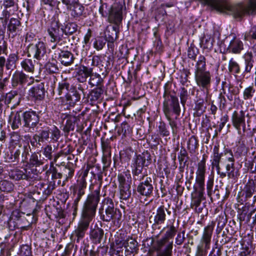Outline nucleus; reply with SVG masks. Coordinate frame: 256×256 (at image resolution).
<instances>
[{
  "instance_id": "26",
  "label": "nucleus",
  "mask_w": 256,
  "mask_h": 256,
  "mask_svg": "<svg viewBox=\"0 0 256 256\" xmlns=\"http://www.w3.org/2000/svg\"><path fill=\"white\" fill-rule=\"evenodd\" d=\"M204 192H198L194 190L192 194V202L191 206L195 207L196 210H198V212H202V208H200V204L202 201L205 199L204 196Z\"/></svg>"
},
{
  "instance_id": "36",
  "label": "nucleus",
  "mask_w": 256,
  "mask_h": 256,
  "mask_svg": "<svg viewBox=\"0 0 256 256\" xmlns=\"http://www.w3.org/2000/svg\"><path fill=\"white\" fill-rule=\"evenodd\" d=\"M28 198L32 200L33 202H36L37 203H41L46 200L41 188L40 190L38 188L36 190L30 192L28 194Z\"/></svg>"
},
{
  "instance_id": "46",
  "label": "nucleus",
  "mask_w": 256,
  "mask_h": 256,
  "mask_svg": "<svg viewBox=\"0 0 256 256\" xmlns=\"http://www.w3.org/2000/svg\"><path fill=\"white\" fill-rule=\"evenodd\" d=\"M72 7H73V10L72 15L74 18H78L82 16L84 10V7L83 6L80 4L78 2H77V3H76L74 4L72 6Z\"/></svg>"
},
{
  "instance_id": "24",
  "label": "nucleus",
  "mask_w": 256,
  "mask_h": 256,
  "mask_svg": "<svg viewBox=\"0 0 256 256\" xmlns=\"http://www.w3.org/2000/svg\"><path fill=\"white\" fill-rule=\"evenodd\" d=\"M24 94H20V90H11L6 94L4 102L6 104L12 103L13 106L19 104L20 101V98Z\"/></svg>"
},
{
  "instance_id": "2",
  "label": "nucleus",
  "mask_w": 256,
  "mask_h": 256,
  "mask_svg": "<svg viewBox=\"0 0 256 256\" xmlns=\"http://www.w3.org/2000/svg\"><path fill=\"white\" fill-rule=\"evenodd\" d=\"M120 158L122 163H128L132 158V173L134 180H138L139 175L146 171V168L152 163V158L148 150L138 154L132 148L129 147L120 152Z\"/></svg>"
},
{
  "instance_id": "56",
  "label": "nucleus",
  "mask_w": 256,
  "mask_h": 256,
  "mask_svg": "<svg viewBox=\"0 0 256 256\" xmlns=\"http://www.w3.org/2000/svg\"><path fill=\"white\" fill-rule=\"evenodd\" d=\"M256 92V90L252 86L246 88L244 91L243 97L244 100L251 99Z\"/></svg>"
},
{
  "instance_id": "35",
  "label": "nucleus",
  "mask_w": 256,
  "mask_h": 256,
  "mask_svg": "<svg viewBox=\"0 0 256 256\" xmlns=\"http://www.w3.org/2000/svg\"><path fill=\"white\" fill-rule=\"evenodd\" d=\"M20 26L21 22L19 18H12L8 25V30L12 34L14 33V36L16 35V32L18 30Z\"/></svg>"
},
{
  "instance_id": "3",
  "label": "nucleus",
  "mask_w": 256,
  "mask_h": 256,
  "mask_svg": "<svg viewBox=\"0 0 256 256\" xmlns=\"http://www.w3.org/2000/svg\"><path fill=\"white\" fill-rule=\"evenodd\" d=\"M102 209L100 210L101 213V219L106 222L112 221L116 226H120L121 224L122 214L120 210L114 206L112 200L106 198L102 202Z\"/></svg>"
},
{
  "instance_id": "59",
  "label": "nucleus",
  "mask_w": 256,
  "mask_h": 256,
  "mask_svg": "<svg viewBox=\"0 0 256 256\" xmlns=\"http://www.w3.org/2000/svg\"><path fill=\"white\" fill-rule=\"evenodd\" d=\"M18 254L20 256H32L31 247L28 244L22 245Z\"/></svg>"
},
{
  "instance_id": "39",
  "label": "nucleus",
  "mask_w": 256,
  "mask_h": 256,
  "mask_svg": "<svg viewBox=\"0 0 256 256\" xmlns=\"http://www.w3.org/2000/svg\"><path fill=\"white\" fill-rule=\"evenodd\" d=\"M206 71V58L202 55L198 57V60L196 64L194 72H202Z\"/></svg>"
},
{
  "instance_id": "47",
  "label": "nucleus",
  "mask_w": 256,
  "mask_h": 256,
  "mask_svg": "<svg viewBox=\"0 0 256 256\" xmlns=\"http://www.w3.org/2000/svg\"><path fill=\"white\" fill-rule=\"evenodd\" d=\"M22 152V146L21 145L19 146L18 148H15L12 150L10 151L11 156L10 158L12 162H18Z\"/></svg>"
},
{
  "instance_id": "64",
  "label": "nucleus",
  "mask_w": 256,
  "mask_h": 256,
  "mask_svg": "<svg viewBox=\"0 0 256 256\" xmlns=\"http://www.w3.org/2000/svg\"><path fill=\"white\" fill-rule=\"evenodd\" d=\"M216 220L218 224L216 232L218 234H219L225 226L227 220L226 218H224V216H220L217 218Z\"/></svg>"
},
{
  "instance_id": "54",
  "label": "nucleus",
  "mask_w": 256,
  "mask_h": 256,
  "mask_svg": "<svg viewBox=\"0 0 256 256\" xmlns=\"http://www.w3.org/2000/svg\"><path fill=\"white\" fill-rule=\"evenodd\" d=\"M106 40L104 37L100 36L95 39L94 42V48L98 50H102L105 46Z\"/></svg>"
},
{
  "instance_id": "16",
  "label": "nucleus",
  "mask_w": 256,
  "mask_h": 256,
  "mask_svg": "<svg viewBox=\"0 0 256 256\" xmlns=\"http://www.w3.org/2000/svg\"><path fill=\"white\" fill-rule=\"evenodd\" d=\"M54 59L64 66H69L74 62L73 54L67 50L58 48L54 54Z\"/></svg>"
},
{
  "instance_id": "7",
  "label": "nucleus",
  "mask_w": 256,
  "mask_h": 256,
  "mask_svg": "<svg viewBox=\"0 0 256 256\" xmlns=\"http://www.w3.org/2000/svg\"><path fill=\"white\" fill-rule=\"evenodd\" d=\"M144 172L139 175L138 180H142L136 187V190L141 196L150 198L152 196L154 191V181L150 177L147 176Z\"/></svg>"
},
{
  "instance_id": "58",
  "label": "nucleus",
  "mask_w": 256,
  "mask_h": 256,
  "mask_svg": "<svg viewBox=\"0 0 256 256\" xmlns=\"http://www.w3.org/2000/svg\"><path fill=\"white\" fill-rule=\"evenodd\" d=\"M58 168H60L62 175H64L66 176V179L70 178L73 176L74 170L72 168L64 165L62 167H61L60 166H58Z\"/></svg>"
},
{
  "instance_id": "55",
  "label": "nucleus",
  "mask_w": 256,
  "mask_h": 256,
  "mask_svg": "<svg viewBox=\"0 0 256 256\" xmlns=\"http://www.w3.org/2000/svg\"><path fill=\"white\" fill-rule=\"evenodd\" d=\"M204 100L203 98H198L195 103L194 110L196 112L198 116H200L204 112L205 108L204 107Z\"/></svg>"
},
{
  "instance_id": "13",
  "label": "nucleus",
  "mask_w": 256,
  "mask_h": 256,
  "mask_svg": "<svg viewBox=\"0 0 256 256\" xmlns=\"http://www.w3.org/2000/svg\"><path fill=\"white\" fill-rule=\"evenodd\" d=\"M126 176L122 174H118V182H119V188L120 190V198L121 199L126 200L131 196L130 181L128 180L129 178L128 177V180L126 179Z\"/></svg>"
},
{
  "instance_id": "38",
  "label": "nucleus",
  "mask_w": 256,
  "mask_h": 256,
  "mask_svg": "<svg viewBox=\"0 0 256 256\" xmlns=\"http://www.w3.org/2000/svg\"><path fill=\"white\" fill-rule=\"evenodd\" d=\"M214 38L210 36H204L200 40V44L204 48L211 50L212 48Z\"/></svg>"
},
{
  "instance_id": "9",
  "label": "nucleus",
  "mask_w": 256,
  "mask_h": 256,
  "mask_svg": "<svg viewBox=\"0 0 256 256\" xmlns=\"http://www.w3.org/2000/svg\"><path fill=\"white\" fill-rule=\"evenodd\" d=\"M24 124L22 127L28 128L30 132H34L37 126L40 124L38 112L31 109L24 112Z\"/></svg>"
},
{
  "instance_id": "29",
  "label": "nucleus",
  "mask_w": 256,
  "mask_h": 256,
  "mask_svg": "<svg viewBox=\"0 0 256 256\" xmlns=\"http://www.w3.org/2000/svg\"><path fill=\"white\" fill-rule=\"evenodd\" d=\"M243 49V42L239 39L234 38L230 41L226 50L228 52L239 54Z\"/></svg>"
},
{
  "instance_id": "6",
  "label": "nucleus",
  "mask_w": 256,
  "mask_h": 256,
  "mask_svg": "<svg viewBox=\"0 0 256 256\" xmlns=\"http://www.w3.org/2000/svg\"><path fill=\"white\" fill-rule=\"evenodd\" d=\"M10 218L15 223L14 226L23 230H28L36 220L33 214H26L18 209L12 211Z\"/></svg>"
},
{
  "instance_id": "44",
  "label": "nucleus",
  "mask_w": 256,
  "mask_h": 256,
  "mask_svg": "<svg viewBox=\"0 0 256 256\" xmlns=\"http://www.w3.org/2000/svg\"><path fill=\"white\" fill-rule=\"evenodd\" d=\"M212 230L213 226H208L204 228L202 240L206 245H208L210 243Z\"/></svg>"
},
{
  "instance_id": "28",
  "label": "nucleus",
  "mask_w": 256,
  "mask_h": 256,
  "mask_svg": "<svg viewBox=\"0 0 256 256\" xmlns=\"http://www.w3.org/2000/svg\"><path fill=\"white\" fill-rule=\"evenodd\" d=\"M87 176V172H85L81 178L78 181V184L75 186L73 189L74 195H78L82 196L85 194V189L86 188V176Z\"/></svg>"
},
{
  "instance_id": "52",
  "label": "nucleus",
  "mask_w": 256,
  "mask_h": 256,
  "mask_svg": "<svg viewBox=\"0 0 256 256\" xmlns=\"http://www.w3.org/2000/svg\"><path fill=\"white\" fill-rule=\"evenodd\" d=\"M228 70L229 72L234 74L240 73V66L239 64L233 58H231L228 63Z\"/></svg>"
},
{
  "instance_id": "21",
  "label": "nucleus",
  "mask_w": 256,
  "mask_h": 256,
  "mask_svg": "<svg viewBox=\"0 0 256 256\" xmlns=\"http://www.w3.org/2000/svg\"><path fill=\"white\" fill-rule=\"evenodd\" d=\"M46 90L44 84L40 82L34 85L30 88L28 92L30 96L33 98L35 100H42L44 98Z\"/></svg>"
},
{
  "instance_id": "5",
  "label": "nucleus",
  "mask_w": 256,
  "mask_h": 256,
  "mask_svg": "<svg viewBox=\"0 0 256 256\" xmlns=\"http://www.w3.org/2000/svg\"><path fill=\"white\" fill-rule=\"evenodd\" d=\"M34 131L38 137L39 140H40L42 143L50 140L53 142H58L60 137V131L56 126H53L50 128L44 122H41Z\"/></svg>"
},
{
  "instance_id": "33",
  "label": "nucleus",
  "mask_w": 256,
  "mask_h": 256,
  "mask_svg": "<svg viewBox=\"0 0 256 256\" xmlns=\"http://www.w3.org/2000/svg\"><path fill=\"white\" fill-rule=\"evenodd\" d=\"M24 112L20 110L16 112L14 114L12 124V130H16L19 128L22 124H24Z\"/></svg>"
},
{
  "instance_id": "20",
  "label": "nucleus",
  "mask_w": 256,
  "mask_h": 256,
  "mask_svg": "<svg viewBox=\"0 0 256 256\" xmlns=\"http://www.w3.org/2000/svg\"><path fill=\"white\" fill-rule=\"evenodd\" d=\"M195 80L198 86L204 88H208L211 82V76L210 72H194Z\"/></svg>"
},
{
  "instance_id": "11",
  "label": "nucleus",
  "mask_w": 256,
  "mask_h": 256,
  "mask_svg": "<svg viewBox=\"0 0 256 256\" xmlns=\"http://www.w3.org/2000/svg\"><path fill=\"white\" fill-rule=\"evenodd\" d=\"M166 212L168 214L171 213L164 206H161L156 209V212H153L154 217L152 216L150 217L149 220L150 223L152 222V220H154L152 224L153 230H156V228L160 229V227L159 226L164 223L166 219Z\"/></svg>"
},
{
  "instance_id": "37",
  "label": "nucleus",
  "mask_w": 256,
  "mask_h": 256,
  "mask_svg": "<svg viewBox=\"0 0 256 256\" xmlns=\"http://www.w3.org/2000/svg\"><path fill=\"white\" fill-rule=\"evenodd\" d=\"M72 94L67 92L66 95V100L69 102L70 106H74L76 102H78L80 100V94L75 89L72 91Z\"/></svg>"
},
{
  "instance_id": "34",
  "label": "nucleus",
  "mask_w": 256,
  "mask_h": 256,
  "mask_svg": "<svg viewBox=\"0 0 256 256\" xmlns=\"http://www.w3.org/2000/svg\"><path fill=\"white\" fill-rule=\"evenodd\" d=\"M224 156L222 152H219V146H215L213 149V157L212 160V166L218 169L220 162L222 157Z\"/></svg>"
},
{
  "instance_id": "30",
  "label": "nucleus",
  "mask_w": 256,
  "mask_h": 256,
  "mask_svg": "<svg viewBox=\"0 0 256 256\" xmlns=\"http://www.w3.org/2000/svg\"><path fill=\"white\" fill-rule=\"evenodd\" d=\"M104 234V230L98 226L92 230L90 232V238L93 243L98 244L100 243Z\"/></svg>"
},
{
  "instance_id": "32",
  "label": "nucleus",
  "mask_w": 256,
  "mask_h": 256,
  "mask_svg": "<svg viewBox=\"0 0 256 256\" xmlns=\"http://www.w3.org/2000/svg\"><path fill=\"white\" fill-rule=\"evenodd\" d=\"M256 191V183L252 180H249L244 189L246 198V199L251 198Z\"/></svg>"
},
{
  "instance_id": "4",
  "label": "nucleus",
  "mask_w": 256,
  "mask_h": 256,
  "mask_svg": "<svg viewBox=\"0 0 256 256\" xmlns=\"http://www.w3.org/2000/svg\"><path fill=\"white\" fill-rule=\"evenodd\" d=\"M99 12L104 18H108L110 23L119 25L122 20V6L118 4L110 5L106 2H101Z\"/></svg>"
},
{
  "instance_id": "23",
  "label": "nucleus",
  "mask_w": 256,
  "mask_h": 256,
  "mask_svg": "<svg viewBox=\"0 0 256 256\" xmlns=\"http://www.w3.org/2000/svg\"><path fill=\"white\" fill-rule=\"evenodd\" d=\"M8 175L11 179L18 181L22 180H28L32 178L30 172H28L26 168L23 170L18 168L12 170L9 172Z\"/></svg>"
},
{
  "instance_id": "45",
  "label": "nucleus",
  "mask_w": 256,
  "mask_h": 256,
  "mask_svg": "<svg viewBox=\"0 0 256 256\" xmlns=\"http://www.w3.org/2000/svg\"><path fill=\"white\" fill-rule=\"evenodd\" d=\"M158 131V134L163 137L168 136L170 134L169 126L162 121L160 122Z\"/></svg>"
},
{
  "instance_id": "10",
  "label": "nucleus",
  "mask_w": 256,
  "mask_h": 256,
  "mask_svg": "<svg viewBox=\"0 0 256 256\" xmlns=\"http://www.w3.org/2000/svg\"><path fill=\"white\" fill-rule=\"evenodd\" d=\"M110 58L108 57L106 61V66H104V69L100 68V73H94L92 72V74L88 80V84L92 86H96V87L104 86V79L108 73V69L110 65Z\"/></svg>"
},
{
  "instance_id": "8",
  "label": "nucleus",
  "mask_w": 256,
  "mask_h": 256,
  "mask_svg": "<svg viewBox=\"0 0 256 256\" xmlns=\"http://www.w3.org/2000/svg\"><path fill=\"white\" fill-rule=\"evenodd\" d=\"M164 112L166 117L171 116L172 114L176 115L177 119L180 115V108L178 98L176 95H172L164 98L163 104Z\"/></svg>"
},
{
  "instance_id": "51",
  "label": "nucleus",
  "mask_w": 256,
  "mask_h": 256,
  "mask_svg": "<svg viewBox=\"0 0 256 256\" xmlns=\"http://www.w3.org/2000/svg\"><path fill=\"white\" fill-rule=\"evenodd\" d=\"M104 58L102 60L99 56H94L92 58V65L93 66H97L100 68L104 69L106 66V61Z\"/></svg>"
},
{
  "instance_id": "18",
  "label": "nucleus",
  "mask_w": 256,
  "mask_h": 256,
  "mask_svg": "<svg viewBox=\"0 0 256 256\" xmlns=\"http://www.w3.org/2000/svg\"><path fill=\"white\" fill-rule=\"evenodd\" d=\"M28 56L32 54L38 60H40L46 54V48L43 42H39L36 44H30L28 46Z\"/></svg>"
},
{
  "instance_id": "31",
  "label": "nucleus",
  "mask_w": 256,
  "mask_h": 256,
  "mask_svg": "<svg viewBox=\"0 0 256 256\" xmlns=\"http://www.w3.org/2000/svg\"><path fill=\"white\" fill-rule=\"evenodd\" d=\"M104 91V88L100 86L96 87L90 91L88 96V98L92 104L100 98Z\"/></svg>"
},
{
  "instance_id": "63",
  "label": "nucleus",
  "mask_w": 256,
  "mask_h": 256,
  "mask_svg": "<svg viewBox=\"0 0 256 256\" xmlns=\"http://www.w3.org/2000/svg\"><path fill=\"white\" fill-rule=\"evenodd\" d=\"M178 161H184L188 162L189 157L188 152L184 146H182L181 149L178 154Z\"/></svg>"
},
{
  "instance_id": "41",
  "label": "nucleus",
  "mask_w": 256,
  "mask_h": 256,
  "mask_svg": "<svg viewBox=\"0 0 256 256\" xmlns=\"http://www.w3.org/2000/svg\"><path fill=\"white\" fill-rule=\"evenodd\" d=\"M66 122V125L64 127V130L67 134L71 130H74L75 127V122L76 121V118L73 117L72 118L70 116L66 115L65 118H68Z\"/></svg>"
},
{
  "instance_id": "60",
  "label": "nucleus",
  "mask_w": 256,
  "mask_h": 256,
  "mask_svg": "<svg viewBox=\"0 0 256 256\" xmlns=\"http://www.w3.org/2000/svg\"><path fill=\"white\" fill-rule=\"evenodd\" d=\"M179 96L181 104L183 106H184L188 97V90L182 87L180 89Z\"/></svg>"
},
{
  "instance_id": "27",
  "label": "nucleus",
  "mask_w": 256,
  "mask_h": 256,
  "mask_svg": "<svg viewBox=\"0 0 256 256\" xmlns=\"http://www.w3.org/2000/svg\"><path fill=\"white\" fill-rule=\"evenodd\" d=\"M233 126L240 132L241 125L245 122V113L243 110L234 111L232 117Z\"/></svg>"
},
{
  "instance_id": "14",
  "label": "nucleus",
  "mask_w": 256,
  "mask_h": 256,
  "mask_svg": "<svg viewBox=\"0 0 256 256\" xmlns=\"http://www.w3.org/2000/svg\"><path fill=\"white\" fill-rule=\"evenodd\" d=\"M119 25L110 24L106 26L104 31V38L108 42V47L112 50L114 48V42L118 38Z\"/></svg>"
},
{
  "instance_id": "42",
  "label": "nucleus",
  "mask_w": 256,
  "mask_h": 256,
  "mask_svg": "<svg viewBox=\"0 0 256 256\" xmlns=\"http://www.w3.org/2000/svg\"><path fill=\"white\" fill-rule=\"evenodd\" d=\"M198 145V140L194 136H191L188 142L187 147L190 153L192 154H194Z\"/></svg>"
},
{
  "instance_id": "57",
  "label": "nucleus",
  "mask_w": 256,
  "mask_h": 256,
  "mask_svg": "<svg viewBox=\"0 0 256 256\" xmlns=\"http://www.w3.org/2000/svg\"><path fill=\"white\" fill-rule=\"evenodd\" d=\"M30 150L31 148L28 144L22 146V152L21 153L22 162H28L29 152H30Z\"/></svg>"
},
{
  "instance_id": "15",
  "label": "nucleus",
  "mask_w": 256,
  "mask_h": 256,
  "mask_svg": "<svg viewBox=\"0 0 256 256\" xmlns=\"http://www.w3.org/2000/svg\"><path fill=\"white\" fill-rule=\"evenodd\" d=\"M48 32L50 38V42H54L62 40L64 35L63 30H62V25L60 26L59 22L56 20L51 22L50 26L48 28Z\"/></svg>"
},
{
  "instance_id": "49",
  "label": "nucleus",
  "mask_w": 256,
  "mask_h": 256,
  "mask_svg": "<svg viewBox=\"0 0 256 256\" xmlns=\"http://www.w3.org/2000/svg\"><path fill=\"white\" fill-rule=\"evenodd\" d=\"M14 188V184L8 180H4L0 182V190L2 192H11Z\"/></svg>"
},
{
  "instance_id": "1",
  "label": "nucleus",
  "mask_w": 256,
  "mask_h": 256,
  "mask_svg": "<svg viewBox=\"0 0 256 256\" xmlns=\"http://www.w3.org/2000/svg\"><path fill=\"white\" fill-rule=\"evenodd\" d=\"M101 184H92L89 187L90 193L87 196L84 201L82 212V218L80 221L78 228L74 230L77 238L76 242H79L85 235L90 222L95 216L98 204L100 198Z\"/></svg>"
},
{
  "instance_id": "48",
  "label": "nucleus",
  "mask_w": 256,
  "mask_h": 256,
  "mask_svg": "<svg viewBox=\"0 0 256 256\" xmlns=\"http://www.w3.org/2000/svg\"><path fill=\"white\" fill-rule=\"evenodd\" d=\"M177 232V229L174 226H170L166 231L164 236L162 238V242L164 240H170V239L174 238Z\"/></svg>"
},
{
  "instance_id": "19",
  "label": "nucleus",
  "mask_w": 256,
  "mask_h": 256,
  "mask_svg": "<svg viewBox=\"0 0 256 256\" xmlns=\"http://www.w3.org/2000/svg\"><path fill=\"white\" fill-rule=\"evenodd\" d=\"M93 72L92 68H88L84 65H80L76 69V78L79 82H86Z\"/></svg>"
},
{
  "instance_id": "50",
  "label": "nucleus",
  "mask_w": 256,
  "mask_h": 256,
  "mask_svg": "<svg viewBox=\"0 0 256 256\" xmlns=\"http://www.w3.org/2000/svg\"><path fill=\"white\" fill-rule=\"evenodd\" d=\"M30 166H35L36 167L40 166L43 164V162L38 158V154L34 152L30 156L28 162H27Z\"/></svg>"
},
{
  "instance_id": "43",
  "label": "nucleus",
  "mask_w": 256,
  "mask_h": 256,
  "mask_svg": "<svg viewBox=\"0 0 256 256\" xmlns=\"http://www.w3.org/2000/svg\"><path fill=\"white\" fill-rule=\"evenodd\" d=\"M196 186H194L196 191L204 192V175L197 174L196 178Z\"/></svg>"
},
{
  "instance_id": "22",
  "label": "nucleus",
  "mask_w": 256,
  "mask_h": 256,
  "mask_svg": "<svg viewBox=\"0 0 256 256\" xmlns=\"http://www.w3.org/2000/svg\"><path fill=\"white\" fill-rule=\"evenodd\" d=\"M159 240L157 242L158 252L162 254L164 256H172L173 247V241Z\"/></svg>"
},
{
  "instance_id": "61",
  "label": "nucleus",
  "mask_w": 256,
  "mask_h": 256,
  "mask_svg": "<svg viewBox=\"0 0 256 256\" xmlns=\"http://www.w3.org/2000/svg\"><path fill=\"white\" fill-rule=\"evenodd\" d=\"M49 171L52 174V180L60 178L62 176V172H58L57 168L53 166L52 162L51 163Z\"/></svg>"
},
{
  "instance_id": "12",
  "label": "nucleus",
  "mask_w": 256,
  "mask_h": 256,
  "mask_svg": "<svg viewBox=\"0 0 256 256\" xmlns=\"http://www.w3.org/2000/svg\"><path fill=\"white\" fill-rule=\"evenodd\" d=\"M28 76L22 71L16 70L12 77V86L14 88L18 87L20 94L25 93L24 85L28 82Z\"/></svg>"
},
{
  "instance_id": "40",
  "label": "nucleus",
  "mask_w": 256,
  "mask_h": 256,
  "mask_svg": "<svg viewBox=\"0 0 256 256\" xmlns=\"http://www.w3.org/2000/svg\"><path fill=\"white\" fill-rule=\"evenodd\" d=\"M35 60L32 59L26 58L21 62L22 68L26 72H32L34 69Z\"/></svg>"
},
{
  "instance_id": "25",
  "label": "nucleus",
  "mask_w": 256,
  "mask_h": 256,
  "mask_svg": "<svg viewBox=\"0 0 256 256\" xmlns=\"http://www.w3.org/2000/svg\"><path fill=\"white\" fill-rule=\"evenodd\" d=\"M125 255L131 256L132 254L137 253L138 250V242L132 238H128L125 240Z\"/></svg>"
},
{
  "instance_id": "53",
  "label": "nucleus",
  "mask_w": 256,
  "mask_h": 256,
  "mask_svg": "<svg viewBox=\"0 0 256 256\" xmlns=\"http://www.w3.org/2000/svg\"><path fill=\"white\" fill-rule=\"evenodd\" d=\"M44 68L46 72L50 74H58L59 72V68L56 64L52 62H48L44 65Z\"/></svg>"
},
{
  "instance_id": "17",
  "label": "nucleus",
  "mask_w": 256,
  "mask_h": 256,
  "mask_svg": "<svg viewBox=\"0 0 256 256\" xmlns=\"http://www.w3.org/2000/svg\"><path fill=\"white\" fill-rule=\"evenodd\" d=\"M62 30H63L64 34L69 38V36H72V43L76 44L78 41L79 38L76 36V33H79L78 26V24L74 22H66L62 24Z\"/></svg>"
},
{
  "instance_id": "62",
  "label": "nucleus",
  "mask_w": 256,
  "mask_h": 256,
  "mask_svg": "<svg viewBox=\"0 0 256 256\" xmlns=\"http://www.w3.org/2000/svg\"><path fill=\"white\" fill-rule=\"evenodd\" d=\"M172 84L170 82H168L166 83L164 86V98H167V96H170L172 95H176V93L174 90H172Z\"/></svg>"
}]
</instances>
